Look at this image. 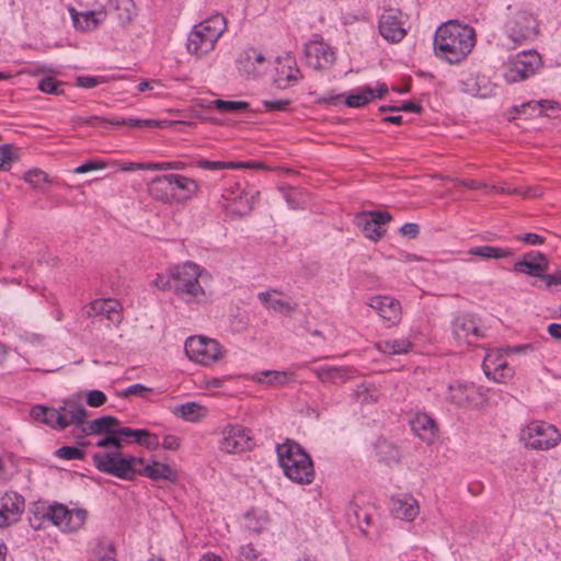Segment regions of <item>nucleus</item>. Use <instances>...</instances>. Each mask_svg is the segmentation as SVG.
I'll use <instances>...</instances> for the list:
<instances>
[{"label": "nucleus", "mask_w": 561, "mask_h": 561, "mask_svg": "<svg viewBox=\"0 0 561 561\" xmlns=\"http://www.w3.org/2000/svg\"><path fill=\"white\" fill-rule=\"evenodd\" d=\"M92 458L99 471L124 480H133L138 476L139 467L141 466V458L134 456L125 457L119 449L96 453Z\"/></svg>", "instance_id": "423d86ee"}, {"label": "nucleus", "mask_w": 561, "mask_h": 561, "mask_svg": "<svg viewBox=\"0 0 561 561\" xmlns=\"http://www.w3.org/2000/svg\"><path fill=\"white\" fill-rule=\"evenodd\" d=\"M277 291L270 289L266 291L259 293L257 298L268 310H273L277 313H290L296 309V305H291L289 301L274 298L273 295Z\"/></svg>", "instance_id": "c9c22d12"}, {"label": "nucleus", "mask_w": 561, "mask_h": 561, "mask_svg": "<svg viewBox=\"0 0 561 561\" xmlns=\"http://www.w3.org/2000/svg\"><path fill=\"white\" fill-rule=\"evenodd\" d=\"M375 99V91L369 87H360L345 98V105L348 107H362Z\"/></svg>", "instance_id": "a19ab883"}, {"label": "nucleus", "mask_w": 561, "mask_h": 561, "mask_svg": "<svg viewBox=\"0 0 561 561\" xmlns=\"http://www.w3.org/2000/svg\"><path fill=\"white\" fill-rule=\"evenodd\" d=\"M185 354L191 360L209 366L220 360L225 354L222 346L213 339L191 336L185 341Z\"/></svg>", "instance_id": "6e6552de"}, {"label": "nucleus", "mask_w": 561, "mask_h": 561, "mask_svg": "<svg viewBox=\"0 0 561 561\" xmlns=\"http://www.w3.org/2000/svg\"><path fill=\"white\" fill-rule=\"evenodd\" d=\"M170 277L174 294L186 304L201 305L207 301V294L202 282L208 279L209 273L193 262L170 266Z\"/></svg>", "instance_id": "f03ea898"}, {"label": "nucleus", "mask_w": 561, "mask_h": 561, "mask_svg": "<svg viewBox=\"0 0 561 561\" xmlns=\"http://www.w3.org/2000/svg\"><path fill=\"white\" fill-rule=\"evenodd\" d=\"M60 84L61 83L53 77H46L38 82V90L44 93L58 95L61 93V91L59 90Z\"/></svg>", "instance_id": "5fc2aeb1"}, {"label": "nucleus", "mask_w": 561, "mask_h": 561, "mask_svg": "<svg viewBox=\"0 0 561 561\" xmlns=\"http://www.w3.org/2000/svg\"><path fill=\"white\" fill-rule=\"evenodd\" d=\"M239 72L247 78H256L267 68L264 55L255 48L243 50L237 59Z\"/></svg>", "instance_id": "dca6fc26"}, {"label": "nucleus", "mask_w": 561, "mask_h": 561, "mask_svg": "<svg viewBox=\"0 0 561 561\" xmlns=\"http://www.w3.org/2000/svg\"><path fill=\"white\" fill-rule=\"evenodd\" d=\"M302 78L296 60L288 56L278 60L274 82L278 89H287Z\"/></svg>", "instance_id": "4be33fe9"}, {"label": "nucleus", "mask_w": 561, "mask_h": 561, "mask_svg": "<svg viewBox=\"0 0 561 561\" xmlns=\"http://www.w3.org/2000/svg\"><path fill=\"white\" fill-rule=\"evenodd\" d=\"M434 54L448 64H459L476 45V31L467 24L450 20L439 25L434 34Z\"/></svg>", "instance_id": "f257e3e1"}, {"label": "nucleus", "mask_w": 561, "mask_h": 561, "mask_svg": "<svg viewBox=\"0 0 561 561\" xmlns=\"http://www.w3.org/2000/svg\"><path fill=\"white\" fill-rule=\"evenodd\" d=\"M391 220V215L387 211L364 213L357 218V225L362 227L365 236L371 240H379L383 233V226Z\"/></svg>", "instance_id": "6ab92c4d"}, {"label": "nucleus", "mask_w": 561, "mask_h": 561, "mask_svg": "<svg viewBox=\"0 0 561 561\" xmlns=\"http://www.w3.org/2000/svg\"><path fill=\"white\" fill-rule=\"evenodd\" d=\"M486 78L480 76H470L467 80L461 81V91L472 96L485 98Z\"/></svg>", "instance_id": "ea45409f"}, {"label": "nucleus", "mask_w": 561, "mask_h": 561, "mask_svg": "<svg viewBox=\"0 0 561 561\" xmlns=\"http://www.w3.org/2000/svg\"><path fill=\"white\" fill-rule=\"evenodd\" d=\"M55 412L65 419L66 427L71 424L76 425L78 433L87 417V410L82 407L76 405L75 403H65L59 409H55Z\"/></svg>", "instance_id": "f704fd0d"}, {"label": "nucleus", "mask_w": 561, "mask_h": 561, "mask_svg": "<svg viewBox=\"0 0 561 561\" xmlns=\"http://www.w3.org/2000/svg\"><path fill=\"white\" fill-rule=\"evenodd\" d=\"M277 459L284 474L294 482L309 484L314 479L311 457L296 442L287 439L276 447Z\"/></svg>", "instance_id": "7ed1b4c3"}, {"label": "nucleus", "mask_w": 561, "mask_h": 561, "mask_svg": "<svg viewBox=\"0 0 561 561\" xmlns=\"http://www.w3.org/2000/svg\"><path fill=\"white\" fill-rule=\"evenodd\" d=\"M548 267L549 264L547 257L542 253L537 252L533 261H527V257H523L514 264L513 270L517 273L539 277L545 280Z\"/></svg>", "instance_id": "c85d7f7f"}, {"label": "nucleus", "mask_w": 561, "mask_h": 561, "mask_svg": "<svg viewBox=\"0 0 561 561\" xmlns=\"http://www.w3.org/2000/svg\"><path fill=\"white\" fill-rule=\"evenodd\" d=\"M75 124L78 125H90V126H96V125H115V126H130V127H137V128H156L160 126V122L154 119H139V118H103L100 116H90V117H81L78 116L73 119Z\"/></svg>", "instance_id": "412c9836"}, {"label": "nucleus", "mask_w": 561, "mask_h": 561, "mask_svg": "<svg viewBox=\"0 0 561 561\" xmlns=\"http://www.w3.org/2000/svg\"><path fill=\"white\" fill-rule=\"evenodd\" d=\"M116 425H119L118 419L112 415H103L98 417L88 424H83L80 432L76 434V437L83 438L87 435H114Z\"/></svg>", "instance_id": "bb28decb"}, {"label": "nucleus", "mask_w": 561, "mask_h": 561, "mask_svg": "<svg viewBox=\"0 0 561 561\" xmlns=\"http://www.w3.org/2000/svg\"><path fill=\"white\" fill-rule=\"evenodd\" d=\"M402 12L399 9L386 8L379 16L378 28L380 35L388 42L399 43L407 35L403 27Z\"/></svg>", "instance_id": "f8f14e48"}, {"label": "nucleus", "mask_w": 561, "mask_h": 561, "mask_svg": "<svg viewBox=\"0 0 561 561\" xmlns=\"http://www.w3.org/2000/svg\"><path fill=\"white\" fill-rule=\"evenodd\" d=\"M159 445H160V442H159L158 435L152 434L149 431H147V435L144 437V442H142L141 446H145L148 449L154 450L158 448Z\"/></svg>", "instance_id": "774afa93"}, {"label": "nucleus", "mask_w": 561, "mask_h": 561, "mask_svg": "<svg viewBox=\"0 0 561 561\" xmlns=\"http://www.w3.org/2000/svg\"><path fill=\"white\" fill-rule=\"evenodd\" d=\"M55 455L66 460H78L84 457V451L75 446H62L55 451Z\"/></svg>", "instance_id": "603ef678"}, {"label": "nucleus", "mask_w": 561, "mask_h": 561, "mask_svg": "<svg viewBox=\"0 0 561 561\" xmlns=\"http://www.w3.org/2000/svg\"><path fill=\"white\" fill-rule=\"evenodd\" d=\"M95 446L100 448L114 447L115 450L122 448V444L118 443L114 435H104L95 443Z\"/></svg>", "instance_id": "69168bd1"}, {"label": "nucleus", "mask_w": 561, "mask_h": 561, "mask_svg": "<svg viewBox=\"0 0 561 561\" xmlns=\"http://www.w3.org/2000/svg\"><path fill=\"white\" fill-rule=\"evenodd\" d=\"M103 168H104V163H102L100 161L89 160V161L80 164L79 167H77L73 170V172L78 173V174H82V173H87V172H90V171L100 170V169H103Z\"/></svg>", "instance_id": "0e129e2a"}, {"label": "nucleus", "mask_w": 561, "mask_h": 561, "mask_svg": "<svg viewBox=\"0 0 561 561\" xmlns=\"http://www.w3.org/2000/svg\"><path fill=\"white\" fill-rule=\"evenodd\" d=\"M541 65V57L536 50L517 53L505 62L504 78L508 83L524 81L534 76Z\"/></svg>", "instance_id": "0eeeda50"}, {"label": "nucleus", "mask_w": 561, "mask_h": 561, "mask_svg": "<svg viewBox=\"0 0 561 561\" xmlns=\"http://www.w3.org/2000/svg\"><path fill=\"white\" fill-rule=\"evenodd\" d=\"M528 108L533 110H539L540 114H545L546 116H558L561 107L560 104L556 101L550 100H541L538 102L530 101L527 103L522 104L520 110L515 107L516 112H523L524 114L527 113Z\"/></svg>", "instance_id": "58836bf2"}, {"label": "nucleus", "mask_w": 561, "mask_h": 561, "mask_svg": "<svg viewBox=\"0 0 561 561\" xmlns=\"http://www.w3.org/2000/svg\"><path fill=\"white\" fill-rule=\"evenodd\" d=\"M55 412L65 419L66 427L71 424L76 425L78 433L87 417V410L82 407L76 405L75 403H65L59 409H55Z\"/></svg>", "instance_id": "72a5a7b5"}, {"label": "nucleus", "mask_w": 561, "mask_h": 561, "mask_svg": "<svg viewBox=\"0 0 561 561\" xmlns=\"http://www.w3.org/2000/svg\"><path fill=\"white\" fill-rule=\"evenodd\" d=\"M23 179L34 187H39L43 183L47 182V174L42 170L33 169L27 171Z\"/></svg>", "instance_id": "864d4df0"}, {"label": "nucleus", "mask_w": 561, "mask_h": 561, "mask_svg": "<svg viewBox=\"0 0 561 561\" xmlns=\"http://www.w3.org/2000/svg\"><path fill=\"white\" fill-rule=\"evenodd\" d=\"M290 103L291 102L288 99L262 101V105L264 106L266 112H287L289 110Z\"/></svg>", "instance_id": "6e6d98bb"}, {"label": "nucleus", "mask_w": 561, "mask_h": 561, "mask_svg": "<svg viewBox=\"0 0 561 561\" xmlns=\"http://www.w3.org/2000/svg\"><path fill=\"white\" fill-rule=\"evenodd\" d=\"M213 104L214 107L221 113H233L249 108V103L244 101H225L217 99Z\"/></svg>", "instance_id": "de8ad7c7"}, {"label": "nucleus", "mask_w": 561, "mask_h": 561, "mask_svg": "<svg viewBox=\"0 0 561 561\" xmlns=\"http://www.w3.org/2000/svg\"><path fill=\"white\" fill-rule=\"evenodd\" d=\"M117 18L122 24L129 23L135 15L133 0H116Z\"/></svg>", "instance_id": "49530a36"}, {"label": "nucleus", "mask_w": 561, "mask_h": 561, "mask_svg": "<svg viewBox=\"0 0 561 561\" xmlns=\"http://www.w3.org/2000/svg\"><path fill=\"white\" fill-rule=\"evenodd\" d=\"M351 510L356 518L358 527L363 533H367V528L373 524L371 515L364 508L359 507L357 504H352Z\"/></svg>", "instance_id": "09e8293b"}, {"label": "nucleus", "mask_w": 561, "mask_h": 561, "mask_svg": "<svg viewBox=\"0 0 561 561\" xmlns=\"http://www.w3.org/2000/svg\"><path fill=\"white\" fill-rule=\"evenodd\" d=\"M152 389L145 387L141 383H134L129 387H127L123 392V397H129V396H138V397H146L147 393L151 392Z\"/></svg>", "instance_id": "052dcab7"}, {"label": "nucleus", "mask_w": 561, "mask_h": 561, "mask_svg": "<svg viewBox=\"0 0 561 561\" xmlns=\"http://www.w3.org/2000/svg\"><path fill=\"white\" fill-rule=\"evenodd\" d=\"M227 30L224 15L216 13L195 24L187 36L186 49L201 58L214 50L216 43Z\"/></svg>", "instance_id": "39448f33"}, {"label": "nucleus", "mask_w": 561, "mask_h": 561, "mask_svg": "<svg viewBox=\"0 0 561 561\" xmlns=\"http://www.w3.org/2000/svg\"><path fill=\"white\" fill-rule=\"evenodd\" d=\"M14 470L13 455L0 447V482L9 480Z\"/></svg>", "instance_id": "c03bdc74"}, {"label": "nucleus", "mask_w": 561, "mask_h": 561, "mask_svg": "<svg viewBox=\"0 0 561 561\" xmlns=\"http://www.w3.org/2000/svg\"><path fill=\"white\" fill-rule=\"evenodd\" d=\"M294 374L279 370H264L256 373L253 379L270 387H282L290 382Z\"/></svg>", "instance_id": "e433bc0d"}, {"label": "nucleus", "mask_w": 561, "mask_h": 561, "mask_svg": "<svg viewBox=\"0 0 561 561\" xmlns=\"http://www.w3.org/2000/svg\"><path fill=\"white\" fill-rule=\"evenodd\" d=\"M106 402V396L101 390H91L87 397V403L90 407L99 408Z\"/></svg>", "instance_id": "680f3d73"}, {"label": "nucleus", "mask_w": 561, "mask_h": 561, "mask_svg": "<svg viewBox=\"0 0 561 561\" xmlns=\"http://www.w3.org/2000/svg\"><path fill=\"white\" fill-rule=\"evenodd\" d=\"M43 517L64 531H76L85 523L87 511L83 508L69 510L64 504L55 503L46 508Z\"/></svg>", "instance_id": "9d476101"}, {"label": "nucleus", "mask_w": 561, "mask_h": 561, "mask_svg": "<svg viewBox=\"0 0 561 561\" xmlns=\"http://www.w3.org/2000/svg\"><path fill=\"white\" fill-rule=\"evenodd\" d=\"M153 286L161 290L173 289L172 278L170 277V267L167 271V274H158L152 282Z\"/></svg>", "instance_id": "13d9d810"}, {"label": "nucleus", "mask_w": 561, "mask_h": 561, "mask_svg": "<svg viewBox=\"0 0 561 561\" xmlns=\"http://www.w3.org/2000/svg\"><path fill=\"white\" fill-rule=\"evenodd\" d=\"M134 434V430L130 427H122L121 424L116 425L114 431V436L118 440V443L122 444L124 439H131V436Z\"/></svg>", "instance_id": "338daca9"}, {"label": "nucleus", "mask_w": 561, "mask_h": 561, "mask_svg": "<svg viewBox=\"0 0 561 561\" xmlns=\"http://www.w3.org/2000/svg\"><path fill=\"white\" fill-rule=\"evenodd\" d=\"M69 13L75 28L80 32L95 30L106 16L104 10L78 12L75 8H69Z\"/></svg>", "instance_id": "a878e982"}, {"label": "nucleus", "mask_w": 561, "mask_h": 561, "mask_svg": "<svg viewBox=\"0 0 561 561\" xmlns=\"http://www.w3.org/2000/svg\"><path fill=\"white\" fill-rule=\"evenodd\" d=\"M20 149L12 144L0 146V167L3 171H9L12 162L19 159Z\"/></svg>", "instance_id": "a18cd8bd"}, {"label": "nucleus", "mask_w": 561, "mask_h": 561, "mask_svg": "<svg viewBox=\"0 0 561 561\" xmlns=\"http://www.w3.org/2000/svg\"><path fill=\"white\" fill-rule=\"evenodd\" d=\"M476 387L471 383L455 382L448 386L446 399L458 407H466L474 400Z\"/></svg>", "instance_id": "7c9ffc66"}, {"label": "nucleus", "mask_w": 561, "mask_h": 561, "mask_svg": "<svg viewBox=\"0 0 561 561\" xmlns=\"http://www.w3.org/2000/svg\"><path fill=\"white\" fill-rule=\"evenodd\" d=\"M206 409L196 403L187 402L175 408L174 414L181 416L183 420L188 422H195L205 414Z\"/></svg>", "instance_id": "37998d69"}, {"label": "nucleus", "mask_w": 561, "mask_h": 561, "mask_svg": "<svg viewBox=\"0 0 561 561\" xmlns=\"http://www.w3.org/2000/svg\"><path fill=\"white\" fill-rule=\"evenodd\" d=\"M196 167L204 170H224V169H238L239 164L234 162H222V161H209L205 159H199L195 162Z\"/></svg>", "instance_id": "8fccbe9b"}, {"label": "nucleus", "mask_w": 561, "mask_h": 561, "mask_svg": "<svg viewBox=\"0 0 561 561\" xmlns=\"http://www.w3.org/2000/svg\"><path fill=\"white\" fill-rule=\"evenodd\" d=\"M453 335L458 342L471 345L482 337L479 323L472 314L457 316L451 324Z\"/></svg>", "instance_id": "2eb2a0df"}, {"label": "nucleus", "mask_w": 561, "mask_h": 561, "mask_svg": "<svg viewBox=\"0 0 561 561\" xmlns=\"http://www.w3.org/2000/svg\"><path fill=\"white\" fill-rule=\"evenodd\" d=\"M505 350H491L486 353L482 368L485 376L495 382H505L513 376V369L507 366Z\"/></svg>", "instance_id": "ddd939ff"}, {"label": "nucleus", "mask_w": 561, "mask_h": 561, "mask_svg": "<svg viewBox=\"0 0 561 561\" xmlns=\"http://www.w3.org/2000/svg\"><path fill=\"white\" fill-rule=\"evenodd\" d=\"M149 194L162 203H174V192L172 187V173L158 175L153 178L148 186Z\"/></svg>", "instance_id": "cd10ccee"}, {"label": "nucleus", "mask_w": 561, "mask_h": 561, "mask_svg": "<svg viewBox=\"0 0 561 561\" xmlns=\"http://www.w3.org/2000/svg\"><path fill=\"white\" fill-rule=\"evenodd\" d=\"M378 453L383 459L389 462H398L400 459V453L398 448L387 442L378 445Z\"/></svg>", "instance_id": "3c124183"}, {"label": "nucleus", "mask_w": 561, "mask_h": 561, "mask_svg": "<svg viewBox=\"0 0 561 561\" xmlns=\"http://www.w3.org/2000/svg\"><path fill=\"white\" fill-rule=\"evenodd\" d=\"M306 56L314 69H329L335 62L334 49L323 41H312L306 44Z\"/></svg>", "instance_id": "f3484780"}, {"label": "nucleus", "mask_w": 561, "mask_h": 561, "mask_svg": "<svg viewBox=\"0 0 561 561\" xmlns=\"http://www.w3.org/2000/svg\"><path fill=\"white\" fill-rule=\"evenodd\" d=\"M32 417L41 423H44L53 428L65 430V419L55 412L54 408H47L44 405H35L31 410Z\"/></svg>", "instance_id": "473e14b6"}, {"label": "nucleus", "mask_w": 561, "mask_h": 561, "mask_svg": "<svg viewBox=\"0 0 561 561\" xmlns=\"http://www.w3.org/2000/svg\"><path fill=\"white\" fill-rule=\"evenodd\" d=\"M508 13L503 25V45L508 49L534 42L539 35L537 16L525 9L507 8Z\"/></svg>", "instance_id": "20e7f679"}, {"label": "nucleus", "mask_w": 561, "mask_h": 561, "mask_svg": "<svg viewBox=\"0 0 561 561\" xmlns=\"http://www.w3.org/2000/svg\"><path fill=\"white\" fill-rule=\"evenodd\" d=\"M311 370L322 382L332 383H343L355 375V369L352 367L322 366Z\"/></svg>", "instance_id": "c756f323"}, {"label": "nucleus", "mask_w": 561, "mask_h": 561, "mask_svg": "<svg viewBox=\"0 0 561 561\" xmlns=\"http://www.w3.org/2000/svg\"><path fill=\"white\" fill-rule=\"evenodd\" d=\"M469 254L479 256L481 259H505L513 255V252L510 249H503L492 245H481L471 248L468 251Z\"/></svg>", "instance_id": "79ce46f5"}, {"label": "nucleus", "mask_w": 561, "mask_h": 561, "mask_svg": "<svg viewBox=\"0 0 561 561\" xmlns=\"http://www.w3.org/2000/svg\"><path fill=\"white\" fill-rule=\"evenodd\" d=\"M380 111L381 112H386V111H391V112L403 111V112H411V113H420L421 112V106L419 104H416V103L408 101V102H404L400 107L399 106H381Z\"/></svg>", "instance_id": "bf43d9fd"}, {"label": "nucleus", "mask_w": 561, "mask_h": 561, "mask_svg": "<svg viewBox=\"0 0 561 561\" xmlns=\"http://www.w3.org/2000/svg\"><path fill=\"white\" fill-rule=\"evenodd\" d=\"M172 187L174 192V203L183 204L197 196L198 183L188 176L172 173Z\"/></svg>", "instance_id": "393cba45"}, {"label": "nucleus", "mask_w": 561, "mask_h": 561, "mask_svg": "<svg viewBox=\"0 0 561 561\" xmlns=\"http://www.w3.org/2000/svg\"><path fill=\"white\" fill-rule=\"evenodd\" d=\"M138 474L151 480L174 481L176 479L175 471L169 465L157 461L152 465H146L142 458Z\"/></svg>", "instance_id": "2f4dec72"}, {"label": "nucleus", "mask_w": 561, "mask_h": 561, "mask_svg": "<svg viewBox=\"0 0 561 561\" xmlns=\"http://www.w3.org/2000/svg\"><path fill=\"white\" fill-rule=\"evenodd\" d=\"M88 317H102L112 324H118L122 321V307L114 299H99L89 304L84 308Z\"/></svg>", "instance_id": "aec40b11"}, {"label": "nucleus", "mask_w": 561, "mask_h": 561, "mask_svg": "<svg viewBox=\"0 0 561 561\" xmlns=\"http://www.w3.org/2000/svg\"><path fill=\"white\" fill-rule=\"evenodd\" d=\"M368 306L378 313L388 327L394 325L401 320V304L392 297H371Z\"/></svg>", "instance_id": "a211bd4d"}, {"label": "nucleus", "mask_w": 561, "mask_h": 561, "mask_svg": "<svg viewBox=\"0 0 561 561\" xmlns=\"http://www.w3.org/2000/svg\"><path fill=\"white\" fill-rule=\"evenodd\" d=\"M411 430L422 440L431 444L437 435L436 422L426 413L417 412L409 420Z\"/></svg>", "instance_id": "b1692460"}, {"label": "nucleus", "mask_w": 561, "mask_h": 561, "mask_svg": "<svg viewBox=\"0 0 561 561\" xmlns=\"http://www.w3.org/2000/svg\"><path fill=\"white\" fill-rule=\"evenodd\" d=\"M25 508L22 495L8 491L0 496V528L8 527L20 520Z\"/></svg>", "instance_id": "4468645a"}, {"label": "nucleus", "mask_w": 561, "mask_h": 561, "mask_svg": "<svg viewBox=\"0 0 561 561\" xmlns=\"http://www.w3.org/2000/svg\"><path fill=\"white\" fill-rule=\"evenodd\" d=\"M391 514L402 520H413L420 512L417 501L410 494L392 496L390 500Z\"/></svg>", "instance_id": "5701e85b"}, {"label": "nucleus", "mask_w": 561, "mask_h": 561, "mask_svg": "<svg viewBox=\"0 0 561 561\" xmlns=\"http://www.w3.org/2000/svg\"><path fill=\"white\" fill-rule=\"evenodd\" d=\"M561 435L558 430L545 422H533L522 430L520 439L527 447L547 450L557 446Z\"/></svg>", "instance_id": "1a4fd4ad"}, {"label": "nucleus", "mask_w": 561, "mask_h": 561, "mask_svg": "<svg viewBox=\"0 0 561 561\" xmlns=\"http://www.w3.org/2000/svg\"><path fill=\"white\" fill-rule=\"evenodd\" d=\"M103 82H105V78L103 77L80 76L76 79V84L84 89H92Z\"/></svg>", "instance_id": "4d7b16f0"}, {"label": "nucleus", "mask_w": 561, "mask_h": 561, "mask_svg": "<svg viewBox=\"0 0 561 561\" xmlns=\"http://www.w3.org/2000/svg\"><path fill=\"white\" fill-rule=\"evenodd\" d=\"M253 446L249 431L241 425H226L221 431L219 449L227 454H238Z\"/></svg>", "instance_id": "9b49d317"}, {"label": "nucleus", "mask_w": 561, "mask_h": 561, "mask_svg": "<svg viewBox=\"0 0 561 561\" xmlns=\"http://www.w3.org/2000/svg\"><path fill=\"white\" fill-rule=\"evenodd\" d=\"M239 558L241 561H255L259 558V552L251 543L244 545L239 549Z\"/></svg>", "instance_id": "e2e57ef3"}, {"label": "nucleus", "mask_w": 561, "mask_h": 561, "mask_svg": "<svg viewBox=\"0 0 561 561\" xmlns=\"http://www.w3.org/2000/svg\"><path fill=\"white\" fill-rule=\"evenodd\" d=\"M376 348L383 354L401 355L412 348V343L407 339L382 340L376 343Z\"/></svg>", "instance_id": "4c0bfd02"}]
</instances>
